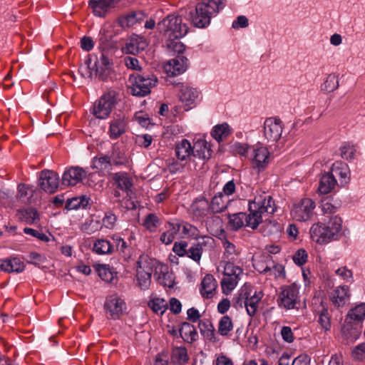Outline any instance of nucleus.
Here are the masks:
<instances>
[{"instance_id":"nucleus-53","label":"nucleus","mask_w":365,"mask_h":365,"mask_svg":"<svg viewBox=\"0 0 365 365\" xmlns=\"http://www.w3.org/2000/svg\"><path fill=\"white\" fill-rule=\"evenodd\" d=\"M167 43L166 46L167 48L174 52L178 53V55H181V53L185 50V45L179 41L180 38H166Z\"/></svg>"},{"instance_id":"nucleus-5","label":"nucleus","mask_w":365,"mask_h":365,"mask_svg":"<svg viewBox=\"0 0 365 365\" xmlns=\"http://www.w3.org/2000/svg\"><path fill=\"white\" fill-rule=\"evenodd\" d=\"M157 28L165 38H180L188 31V26L182 23V17L175 14L167 16L158 24Z\"/></svg>"},{"instance_id":"nucleus-2","label":"nucleus","mask_w":365,"mask_h":365,"mask_svg":"<svg viewBox=\"0 0 365 365\" xmlns=\"http://www.w3.org/2000/svg\"><path fill=\"white\" fill-rule=\"evenodd\" d=\"M323 222H318L312 225L309 230L310 237L313 241L319 245H325L336 241L342 235V219L339 215L327 216Z\"/></svg>"},{"instance_id":"nucleus-32","label":"nucleus","mask_w":365,"mask_h":365,"mask_svg":"<svg viewBox=\"0 0 365 365\" xmlns=\"http://www.w3.org/2000/svg\"><path fill=\"white\" fill-rule=\"evenodd\" d=\"M192 156L202 160H208L212 155V150L207 142L205 140H197L192 146Z\"/></svg>"},{"instance_id":"nucleus-48","label":"nucleus","mask_w":365,"mask_h":365,"mask_svg":"<svg viewBox=\"0 0 365 365\" xmlns=\"http://www.w3.org/2000/svg\"><path fill=\"white\" fill-rule=\"evenodd\" d=\"M112 239L115 242L116 250L125 259H129L130 257V249L126 242L120 237L116 235H113Z\"/></svg>"},{"instance_id":"nucleus-3","label":"nucleus","mask_w":365,"mask_h":365,"mask_svg":"<svg viewBox=\"0 0 365 365\" xmlns=\"http://www.w3.org/2000/svg\"><path fill=\"white\" fill-rule=\"evenodd\" d=\"M226 0H203L197 4L195 9L190 12L192 24L197 28L207 27L211 19L225 6Z\"/></svg>"},{"instance_id":"nucleus-47","label":"nucleus","mask_w":365,"mask_h":365,"mask_svg":"<svg viewBox=\"0 0 365 365\" xmlns=\"http://www.w3.org/2000/svg\"><path fill=\"white\" fill-rule=\"evenodd\" d=\"M143 225L149 232H154L160 225V220L155 214L150 213L145 217Z\"/></svg>"},{"instance_id":"nucleus-16","label":"nucleus","mask_w":365,"mask_h":365,"mask_svg":"<svg viewBox=\"0 0 365 365\" xmlns=\"http://www.w3.org/2000/svg\"><path fill=\"white\" fill-rule=\"evenodd\" d=\"M38 180L41 189L50 194L55 192L59 185V176L53 170H42Z\"/></svg>"},{"instance_id":"nucleus-49","label":"nucleus","mask_w":365,"mask_h":365,"mask_svg":"<svg viewBox=\"0 0 365 365\" xmlns=\"http://www.w3.org/2000/svg\"><path fill=\"white\" fill-rule=\"evenodd\" d=\"M340 155L342 158L351 160H353L356 153V148L350 143H344L339 148Z\"/></svg>"},{"instance_id":"nucleus-39","label":"nucleus","mask_w":365,"mask_h":365,"mask_svg":"<svg viewBox=\"0 0 365 365\" xmlns=\"http://www.w3.org/2000/svg\"><path fill=\"white\" fill-rule=\"evenodd\" d=\"M346 320H351L356 324H360L365 319V303L361 302L351 309L346 316Z\"/></svg>"},{"instance_id":"nucleus-42","label":"nucleus","mask_w":365,"mask_h":365,"mask_svg":"<svg viewBox=\"0 0 365 365\" xmlns=\"http://www.w3.org/2000/svg\"><path fill=\"white\" fill-rule=\"evenodd\" d=\"M180 334L183 340L192 343L197 340V332L193 325L188 322H183L180 328Z\"/></svg>"},{"instance_id":"nucleus-59","label":"nucleus","mask_w":365,"mask_h":365,"mask_svg":"<svg viewBox=\"0 0 365 365\" xmlns=\"http://www.w3.org/2000/svg\"><path fill=\"white\" fill-rule=\"evenodd\" d=\"M116 221L117 217L111 212H107L102 220L103 226L110 230L115 227Z\"/></svg>"},{"instance_id":"nucleus-55","label":"nucleus","mask_w":365,"mask_h":365,"mask_svg":"<svg viewBox=\"0 0 365 365\" xmlns=\"http://www.w3.org/2000/svg\"><path fill=\"white\" fill-rule=\"evenodd\" d=\"M148 305L155 313L160 314H163L167 309L166 302L160 298L150 300Z\"/></svg>"},{"instance_id":"nucleus-62","label":"nucleus","mask_w":365,"mask_h":365,"mask_svg":"<svg viewBox=\"0 0 365 365\" xmlns=\"http://www.w3.org/2000/svg\"><path fill=\"white\" fill-rule=\"evenodd\" d=\"M335 274L346 282L353 280V272L346 267H341L336 269Z\"/></svg>"},{"instance_id":"nucleus-61","label":"nucleus","mask_w":365,"mask_h":365,"mask_svg":"<svg viewBox=\"0 0 365 365\" xmlns=\"http://www.w3.org/2000/svg\"><path fill=\"white\" fill-rule=\"evenodd\" d=\"M125 66L128 68L134 71H140L141 66L138 60L135 57L125 56L123 58Z\"/></svg>"},{"instance_id":"nucleus-64","label":"nucleus","mask_w":365,"mask_h":365,"mask_svg":"<svg viewBox=\"0 0 365 365\" xmlns=\"http://www.w3.org/2000/svg\"><path fill=\"white\" fill-rule=\"evenodd\" d=\"M262 273H267L269 272H273L274 274L277 277H284V268L281 264H274L272 268L269 266H266L262 271Z\"/></svg>"},{"instance_id":"nucleus-29","label":"nucleus","mask_w":365,"mask_h":365,"mask_svg":"<svg viewBox=\"0 0 365 365\" xmlns=\"http://www.w3.org/2000/svg\"><path fill=\"white\" fill-rule=\"evenodd\" d=\"M331 174L334 178H339V182L341 185L347 184L350 180V170L346 163L341 161H336L331 166Z\"/></svg>"},{"instance_id":"nucleus-50","label":"nucleus","mask_w":365,"mask_h":365,"mask_svg":"<svg viewBox=\"0 0 365 365\" xmlns=\"http://www.w3.org/2000/svg\"><path fill=\"white\" fill-rule=\"evenodd\" d=\"M233 323L232 319L227 316H223L218 324V332L221 336H227L228 333L232 330Z\"/></svg>"},{"instance_id":"nucleus-1","label":"nucleus","mask_w":365,"mask_h":365,"mask_svg":"<svg viewBox=\"0 0 365 365\" xmlns=\"http://www.w3.org/2000/svg\"><path fill=\"white\" fill-rule=\"evenodd\" d=\"M224 248L222 259L220 262V267L223 269L224 277L221 280V287L225 294H229L237 285L240 277L243 274V269L239 265L235 264L241 250L227 237L221 239Z\"/></svg>"},{"instance_id":"nucleus-37","label":"nucleus","mask_w":365,"mask_h":365,"mask_svg":"<svg viewBox=\"0 0 365 365\" xmlns=\"http://www.w3.org/2000/svg\"><path fill=\"white\" fill-rule=\"evenodd\" d=\"M93 251L101 255H110L114 250V245L108 240L104 238L97 239L93 245Z\"/></svg>"},{"instance_id":"nucleus-11","label":"nucleus","mask_w":365,"mask_h":365,"mask_svg":"<svg viewBox=\"0 0 365 365\" xmlns=\"http://www.w3.org/2000/svg\"><path fill=\"white\" fill-rule=\"evenodd\" d=\"M252 168L258 173L263 171L270 162V153L267 147L258 143L252 146L249 158Z\"/></svg>"},{"instance_id":"nucleus-27","label":"nucleus","mask_w":365,"mask_h":365,"mask_svg":"<svg viewBox=\"0 0 365 365\" xmlns=\"http://www.w3.org/2000/svg\"><path fill=\"white\" fill-rule=\"evenodd\" d=\"M314 312L318 316V323L321 326V328L325 331H328L331 329V315L329 312V308L326 303L321 301L320 304L315 308Z\"/></svg>"},{"instance_id":"nucleus-54","label":"nucleus","mask_w":365,"mask_h":365,"mask_svg":"<svg viewBox=\"0 0 365 365\" xmlns=\"http://www.w3.org/2000/svg\"><path fill=\"white\" fill-rule=\"evenodd\" d=\"M321 207L324 215L331 216L335 215L334 214L338 211L339 208V204L334 203L331 200H327L322 201Z\"/></svg>"},{"instance_id":"nucleus-45","label":"nucleus","mask_w":365,"mask_h":365,"mask_svg":"<svg viewBox=\"0 0 365 365\" xmlns=\"http://www.w3.org/2000/svg\"><path fill=\"white\" fill-rule=\"evenodd\" d=\"M113 179L117 183L118 187L122 190L127 191L132 185L130 178L128 177V173L125 172L115 173Z\"/></svg>"},{"instance_id":"nucleus-36","label":"nucleus","mask_w":365,"mask_h":365,"mask_svg":"<svg viewBox=\"0 0 365 365\" xmlns=\"http://www.w3.org/2000/svg\"><path fill=\"white\" fill-rule=\"evenodd\" d=\"M92 167L103 172L110 173L113 166L109 155L98 154L93 158Z\"/></svg>"},{"instance_id":"nucleus-21","label":"nucleus","mask_w":365,"mask_h":365,"mask_svg":"<svg viewBox=\"0 0 365 365\" xmlns=\"http://www.w3.org/2000/svg\"><path fill=\"white\" fill-rule=\"evenodd\" d=\"M148 46L146 39L143 36L133 34L127 39L122 51L124 53L135 55L140 51H143Z\"/></svg>"},{"instance_id":"nucleus-24","label":"nucleus","mask_w":365,"mask_h":365,"mask_svg":"<svg viewBox=\"0 0 365 365\" xmlns=\"http://www.w3.org/2000/svg\"><path fill=\"white\" fill-rule=\"evenodd\" d=\"M108 134L111 139H117L127 130V121L124 115H118L110 122Z\"/></svg>"},{"instance_id":"nucleus-63","label":"nucleus","mask_w":365,"mask_h":365,"mask_svg":"<svg viewBox=\"0 0 365 365\" xmlns=\"http://www.w3.org/2000/svg\"><path fill=\"white\" fill-rule=\"evenodd\" d=\"M307 252L303 249H300L294 255L293 261L296 264L302 266L307 262Z\"/></svg>"},{"instance_id":"nucleus-60","label":"nucleus","mask_w":365,"mask_h":365,"mask_svg":"<svg viewBox=\"0 0 365 365\" xmlns=\"http://www.w3.org/2000/svg\"><path fill=\"white\" fill-rule=\"evenodd\" d=\"M187 242L185 241H180L175 242L173 251L179 257H184L187 255Z\"/></svg>"},{"instance_id":"nucleus-26","label":"nucleus","mask_w":365,"mask_h":365,"mask_svg":"<svg viewBox=\"0 0 365 365\" xmlns=\"http://www.w3.org/2000/svg\"><path fill=\"white\" fill-rule=\"evenodd\" d=\"M192 146L188 140L182 139L175 143V155L178 160L187 163V160L192 156Z\"/></svg>"},{"instance_id":"nucleus-12","label":"nucleus","mask_w":365,"mask_h":365,"mask_svg":"<svg viewBox=\"0 0 365 365\" xmlns=\"http://www.w3.org/2000/svg\"><path fill=\"white\" fill-rule=\"evenodd\" d=\"M104 309L108 318L118 319L126 312L127 306L125 301L117 294L108 296L104 304Z\"/></svg>"},{"instance_id":"nucleus-34","label":"nucleus","mask_w":365,"mask_h":365,"mask_svg":"<svg viewBox=\"0 0 365 365\" xmlns=\"http://www.w3.org/2000/svg\"><path fill=\"white\" fill-rule=\"evenodd\" d=\"M336 183L334 174L325 173L319 180L318 190L322 194H328L335 187Z\"/></svg>"},{"instance_id":"nucleus-38","label":"nucleus","mask_w":365,"mask_h":365,"mask_svg":"<svg viewBox=\"0 0 365 365\" xmlns=\"http://www.w3.org/2000/svg\"><path fill=\"white\" fill-rule=\"evenodd\" d=\"M230 202L227 197L225 196L222 192H218L212 199L210 203L212 213H219L224 211Z\"/></svg>"},{"instance_id":"nucleus-28","label":"nucleus","mask_w":365,"mask_h":365,"mask_svg":"<svg viewBox=\"0 0 365 365\" xmlns=\"http://www.w3.org/2000/svg\"><path fill=\"white\" fill-rule=\"evenodd\" d=\"M360 329V324H356L351 320H346V318H345L341 328V334L347 343H352L359 338Z\"/></svg>"},{"instance_id":"nucleus-52","label":"nucleus","mask_w":365,"mask_h":365,"mask_svg":"<svg viewBox=\"0 0 365 365\" xmlns=\"http://www.w3.org/2000/svg\"><path fill=\"white\" fill-rule=\"evenodd\" d=\"M135 12H130L126 15L121 16L118 19V23L123 28L130 27L138 21Z\"/></svg>"},{"instance_id":"nucleus-43","label":"nucleus","mask_w":365,"mask_h":365,"mask_svg":"<svg viewBox=\"0 0 365 365\" xmlns=\"http://www.w3.org/2000/svg\"><path fill=\"white\" fill-rule=\"evenodd\" d=\"M232 132L230 125L227 123L216 125L211 131L212 137L217 142H220L227 138Z\"/></svg>"},{"instance_id":"nucleus-31","label":"nucleus","mask_w":365,"mask_h":365,"mask_svg":"<svg viewBox=\"0 0 365 365\" xmlns=\"http://www.w3.org/2000/svg\"><path fill=\"white\" fill-rule=\"evenodd\" d=\"M217 287L215 279L211 274H207L202 280L200 293L204 298H212Z\"/></svg>"},{"instance_id":"nucleus-6","label":"nucleus","mask_w":365,"mask_h":365,"mask_svg":"<svg viewBox=\"0 0 365 365\" xmlns=\"http://www.w3.org/2000/svg\"><path fill=\"white\" fill-rule=\"evenodd\" d=\"M276 210L274 200L266 192L256 195L253 200L249 202L248 211L251 212L252 216L257 220L258 225L262 223L264 214L272 215Z\"/></svg>"},{"instance_id":"nucleus-22","label":"nucleus","mask_w":365,"mask_h":365,"mask_svg":"<svg viewBox=\"0 0 365 365\" xmlns=\"http://www.w3.org/2000/svg\"><path fill=\"white\" fill-rule=\"evenodd\" d=\"M199 93L195 88L182 85L179 94L180 101L185 106V110H189L196 105Z\"/></svg>"},{"instance_id":"nucleus-25","label":"nucleus","mask_w":365,"mask_h":365,"mask_svg":"<svg viewBox=\"0 0 365 365\" xmlns=\"http://www.w3.org/2000/svg\"><path fill=\"white\" fill-rule=\"evenodd\" d=\"M240 295L245 299L244 303L247 314L251 317L254 316L257 310L259 302L263 294L262 292L255 291L253 294H251L250 292H245L241 293Z\"/></svg>"},{"instance_id":"nucleus-40","label":"nucleus","mask_w":365,"mask_h":365,"mask_svg":"<svg viewBox=\"0 0 365 365\" xmlns=\"http://www.w3.org/2000/svg\"><path fill=\"white\" fill-rule=\"evenodd\" d=\"M18 217L27 224H37L40 220L38 212L32 207L23 209L18 212Z\"/></svg>"},{"instance_id":"nucleus-35","label":"nucleus","mask_w":365,"mask_h":365,"mask_svg":"<svg viewBox=\"0 0 365 365\" xmlns=\"http://www.w3.org/2000/svg\"><path fill=\"white\" fill-rule=\"evenodd\" d=\"M349 289L348 286H339L337 287L331 296L332 303L337 306H343L346 301L349 299Z\"/></svg>"},{"instance_id":"nucleus-13","label":"nucleus","mask_w":365,"mask_h":365,"mask_svg":"<svg viewBox=\"0 0 365 365\" xmlns=\"http://www.w3.org/2000/svg\"><path fill=\"white\" fill-rule=\"evenodd\" d=\"M315 202L310 198L302 199L291 210L292 217L297 221H307L313 216Z\"/></svg>"},{"instance_id":"nucleus-8","label":"nucleus","mask_w":365,"mask_h":365,"mask_svg":"<svg viewBox=\"0 0 365 365\" xmlns=\"http://www.w3.org/2000/svg\"><path fill=\"white\" fill-rule=\"evenodd\" d=\"M156 261L147 255H141L136 267V278L138 284L142 290L149 288L151 283V276Z\"/></svg>"},{"instance_id":"nucleus-15","label":"nucleus","mask_w":365,"mask_h":365,"mask_svg":"<svg viewBox=\"0 0 365 365\" xmlns=\"http://www.w3.org/2000/svg\"><path fill=\"white\" fill-rule=\"evenodd\" d=\"M214 241L212 237L208 236L199 237L197 242L192 244L187 248L186 256L195 262H199L203 251L213 247Z\"/></svg>"},{"instance_id":"nucleus-19","label":"nucleus","mask_w":365,"mask_h":365,"mask_svg":"<svg viewBox=\"0 0 365 365\" xmlns=\"http://www.w3.org/2000/svg\"><path fill=\"white\" fill-rule=\"evenodd\" d=\"M187 67V58L182 55H178L165 64V70L168 76H175L185 72Z\"/></svg>"},{"instance_id":"nucleus-14","label":"nucleus","mask_w":365,"mask_h":365,"mask_svg":"<svg viewBox=\"0 0 365 365\" xmlns=\"http://www.w3.org/2000/svg\"><path fill=\"white\" fill-rule=\"evenodd\" d=\"M282 123L278 118H268L264 123L263 134L268 143L277 142L282 133Z\"/></svg>"},{"instance_id":"nucleus-41","label":"nucleus","mask_w":365,"mask_h":365,"mask_svg":"<svg viewBox=\"0 0 365 365\" xmlns=\"http://www.w3.org/2000/svg\"><path fill=\"white\" fill-rule=\"evenodd\" d=\"M90 197L86 195L73 197L66 201L65 209L67 210L85 209L90 204Z\"/></svg>"},{"instance_id":"nucleus-20","label":"nucleus","mask_w":365,"mask_h":365,"mask_svg":"<svg viewBox=\"0 0 365 365\" xmlns=\"http://www.w3.org/2000/svg\"><path fill=\"white\" fill-rule=\"evenodd\" d=\"M190 213L194 218L202 220L212 214L210 202L205 198H197L191 205Z\"/></svg>"},{"instance_id":"nucleus-58","label":"nucleus","mask_w":365,"mask_h":365,"mask_svg":"<svg viewBox=\"0 0 365 365\" xmlns=\"http://www.w3.org/2000/svg\"><path fill=\"white\" fill-rule=\"evenodd\" d=\"M181 224L182 234L187 237L197 238L198 236V230L196 227L187 222Z\"/></svg>"},{"instance_id":"nucleus-9","label":"nucleus","mask_w":365,"mask_h":365,"mask_svg":"<svg viewBox=\"0 0 365 365\" xmlns=\"http://www.w3.org/2000/svg\"><path fill=\"white\" fill-rule=\"evenodd\" d=\"M116 103L115 91H108L95 102L91 113L98 119H106L111 113Z\"/></svg>"},{"instance_id":"nucleus-57","label":"nucleus","mask_w":365,"mask_h":365,"mask_svg":"<svg viewBox=\"0 0 365 365\" xmlns=\"http://www.w3.org/2000/svg\"><path fill=\"white\" fill-rule=\"evenodd\" d=\"M251 148L252 146L248 145L247 143H235L232 145V151L236 154L249 158Z\"/></svg>"},{"instance_id":"nucleus-17","label":"nucleus","mask_w":365,"mask_h":365,"mask_svg":"<svg viewBox=\"0 0 365 365\" xmlns=\"http://www.w3.org/2000/svg\"><path fill=\"white\" fill-rule=\"evenodd\" d=\"M229 223L235 230H237L243 226H247L252 230L257 228V220L252 216L251 212L249 214L245 212H238L229 215Z\"/></svg>"},{"instance_id":"nucleus-30","label":"nucleus","mask_w":365,"mask_h":365,"mask_svg":"<svg viewBox=\"0 0 365 365\" xmlns=\"http://www.w3.org/2000/svg\"><path fill=\"white\" fill-rule=\"evenodd\" d=\"M0 268L6 272H21L24 270V262L18 257L0 259Z\"/></svg>"},{"instance_id":"nucleus-56","label":"nucleus","mask_w":365,"mask_h":365,"mask_svg":"<svg viewBox=\"0 0 365 365\" xmlns=\"http://www.w3.org/2000/svg\"><path fill=\"white\" fill-rule=\"evenodd\" d=\"M179 161L180 160H178V159L177 160H175V159H170L167 161V168L168 171L171 174H175L178 173L183 172L186 163H182L181 161Z\"/></svg>"},{"instance_id":"nucleus-33","label":"nucleus","mask_w":365,"mask_h":365,"mask_svg":"<svg viewBox=\"0 0 365 365\" xmlns=\"http://www.w3.org/2000/svg\"><path fill=\"white\" fill-rule=\"evenodd\" d=\"M112 166H128L129 159L123 149L118 145L112 148L111 153L109 155Z\"/></svg>"},{"instance_id":"nucleus-51","label":"nucleus","mask_w":365,"mask_h":365,"mask_svg":"<svg viewBox=\"0 0 365 365\" xmlns=\"http://www.w3.org/2000/svg\"><path fill=\"white\" fill-rule=\"evenodd\" d=\"M339 87V81L335 74H329L327 77L325 81L322 84V90L330 93L336 90Z\"/></svg>"},{"instance_id":"nucleus-4","label":"nucleus","mask_w":365,"mask_h":365,"mask_svg":"<svg viewBox=\"0 0 365 365\" xmlns=\"http://www.w3.org/2000/svg\"><path fill=\"white\" fill-rule=\"evenodd\" d=\"M87 66L80 68L81 75L85 78H98L105 81L110 74L112 63L110 59L103 51L99 52V56L96 54L89 55Z\"/></svg>"},{"instance_id":"nucleus-10","label":"nucleus","mask_w":365,"mask_h":365,"mask_svg":"<svg viewBox=\"0 0 365 365\" xmlns=\"http://www.w3.org/2000/svg\"><path fill=\"white\" fill-rule=\"evenodd\" d=\"M299 294V287L295 283L282 286L277 299L278 306L287 310L297 308Z\"/></svg>"},{"instance_id":"nucleus-23","label":"nucleus","mask_w":365,"mask_h":365,"mask_svg":"<svg viewBox=\"0 0 365 365\" xmlns=\"http://www.w3.org/2000/svg\"><path fill=\"white\" fill-rule=\"evenodd\" d=\"M120 0H89L88 6L92 10L93 14L98 17H104L110 8Z\"/></svg>"},{"instance_id":"nucleus-44","label":"nucleus","mask_w":365,"mask_h":365,"mask_svg":"<svg viewBox=\"0 0 365 365\" xmlns=\"http://www.w3.org/2000/svg\"><path fill=\"white\" fill-rule=\"evenodd\" d=\"M171 359L175 364L179 365H182L187 362L189 357L186 348L183 346L173 348Z\"/></svg>"},{"instance_id":"nucleus-7","label":"nucleus","mask_w":365,"mask_h":365,"mask_svg":"<svg viewBox=\"0 0 365 365\" xmlns=\"http://www.w3.org/2000/svg\"><path fill=\"white\" fill-rule=\"evenodd\" d=\"M128 82V90L133 96L144 97L150 93L151 88L156 86L158 79L154 75L143 73L130 75Z\"/></svg>"},{"instance_id":"nucleus-46","label":"nucleus","mask_w":365,"mask_h":365,"mask_svg":"<svg viewBox=\"0 0 365 365\" xmlns=\"http://www.w3.org/2000/svg\"><path fill=\"white\" fill-rule=\"evenodd\" d=\"M96 271L101 279L106 282H112L116 275V273L108 265L98 264L96 267Z\"/></svg>"},{"instance_id":"nucleus-18","label":"nucleus","mask_w":365,"mask_h":365,"mask_svg":"<svg viewBox=\"0 0 365 365\" xmlns=\"http://www.w3.org/2000/svg\"><path fill=\"white\" fill-rule=\"evenodd\" d=\"M87 175V172L80 167H71L64 171L61 184L63 186H73L81 182Z\"/></svg>"}]
</instances>
